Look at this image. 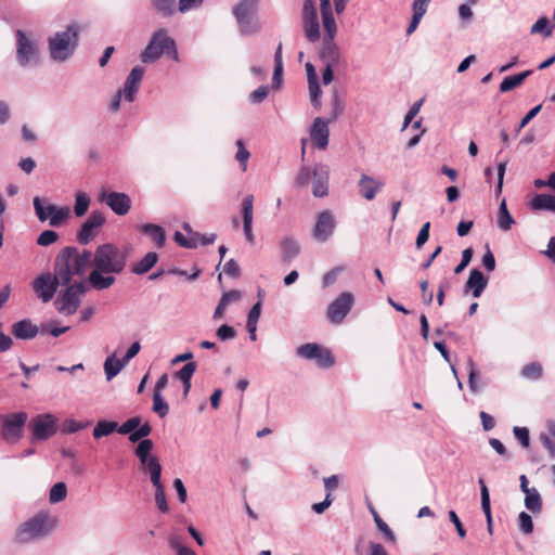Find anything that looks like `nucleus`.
Wrapping results in <instances>:
<instances>
[{
    "mask_svg": "<svg viewBox=\"0 0 555 555\" xmlns=\"http://www.w3.org/2000/svg\"><path fill=\"white\" fill-rule=\"evenodd\" d=\"M216 335L220 340L225 341L233 339L236 336V332L232 326L223 324L217 330Z\"/></svg>",
    "mask_w": 555,
    "mask_h": 555,
    "instance_id": "obj_60",
    "label": "nucleus"
},
{
    "mask_svg": "<svg viewBox=\"0 0 555 555\" xmlns=\"http://www.w3.org/2000/svg\"><path fill=\"white\" fill-rule=\"evenodd\" d=\"M143 469L150 474L151 482L155 490L164 489V485L162 482V465L159 461H152L150 465L143 467Z\"/></svg>",
    "mask_w": 555,
    "mask_h": 555,
    "instance_id": "obj_39",
    "label": "nucleus"
},
{
    "mask_svg": "<svg viewBox=\"0 0 555 555\" xmlns=\"http://www.w3.org/2000/svg\"><path fill=\"white\" fill-rule=\"evenodd\" d=\"M498 228L502 231H508L512 225L515 223L513 216L509 214L506 205V201L503 198L499 206L498 217H496Z\"/></svg>",
    "mask_w": 555,
    "mask_h": 555,
    "instance_id": "obj_35",
    "label": "nucleus"
},
{
    "mask_svg": "<svg viewBox=\"0 0 555 555\" xmlns=\"http://www.w3.org/2000/svg\"><path fill=\"white\" fill-rule=\"evenodd\" d=\"M354 302V297L350 292L341 293L327 307L326 317L333 324H340L350 312Z\"/></svg>",
    "mask_w": 555,
    "mask_h": 555,
    "instance_id": "obj_14",
    "label": "nucleus"
},
{
    "mask_svg": "<svg viewBox=\"0 0 555 555\" xmlns=\"http://www.w3.org/2000/svg\"><path fill=\"white\" fill-rule=\"evenodd\" d=\"M467 366H468V386H469V389L472 392L476 393L479 391V385L477 383V369H476V365L474 363V361L472 359L468 360V363H467Z\"/></svg>",
    "mask_w": 555,
    "mask_h": 555,
    "instance_id": "obj_54",
    "label": "nucleus"
},
{
    "mask_svg": "<svg viewBox=\"0 0 555 555\" xmlns=\"http://www.w3.org/2000/svg\"><path fill=\"white\" fill-rule=\"evenodd\" d=\"M518 526H519V530L524 534L532 533V531H533V521H532L531 516L528 513H526V512H521L518 515Z\"/></svg>",
    "mask_w": 555,
    "mask_h": 555,
    "instance_id": "obj_52",
    "label": "nucleus"
},
{
    "mask_svg": "<svg viewBox=\"0 0 555 555\" xmlns=\"http://www.w3.org/2000/svg\"><path fill=\"white\" fill-rule=\"evenodd\" d=\"M80 28L77 24H69L65 30L57 31L49 38V53L54 62H65L75 52Z\"/></svg>",
    "mask_w": 555,
    "mask_h": 555,
    "instance_id": "obj_3",
    "label": "nucleus"
},
{
    "mask_svg": "<svg viewBox=\"0 0 555 555\" xmlns=\"http://www.w3.org/2000/svg\"><path fill=\"white\" fill-rule=\"evenodd\" d=\"M151 433V425L149 423H144L129 435V441L132 443L140 442L141 440H144L143 438L147 437Z\"/></svg>",
    "mask_w": 555,
    "mask_h": 555,
    "instance_id": "obj_51",
    "label": "nucleus"
},
{
    "mask_svg": "<svg viewBox=\"0 0 555 555\" xmlns=\"http://www.w3.org/2000/svg\"><path fill=\"white\" fill-rule=\"evenodd\" d=\"M322 15V24L325 31L324 38H335L337 33V25L332 12V5L320 7Z\"/></svg>",
    "mask_w": 555,
    "mask_h": 555,
    "instance_id": "obj_29",
    "label": "nucleus"
},
{
    "mask_svg": "<svg viewBox=\"0 0 555 555\" xmlns=\"http://www.w3.org/2000/svg\"><path fill=\"white\" fill-rule=\"evenodd\" d=\"M321 59L328 64H335L338 61V48L334 38H324L320 51Z\"/></svg>",
    "mask_w": 555,
    "mask_h": 555,
    "instance_id": "obj_31",
    "label": "nucleus"
},
{
    "mask_svg": "<svg viewBox=\"0 0 555 555\" xmlns=\"http://www.w3.org/2000/svg\"><path fill=\"white\" fill-rule=\"evenodd\" d=\"M332 121L322 117H317L310 128V138L314 147L325 150L328 145L330 129Z\"/></svg>",
    "mask_w": 555,
    "mask_h": 555,
    "instance_id": "obj_18",
    "label": "nucleus"
},
{
    "mask_svg": "<svg viewBox=\"0 0 555 555\" xmlns=\"http://www.w3.org/2000/svg\"><path fill=\"white\" fill-rule=\"evenodd\" d=\"M269 90L268 86H260L250 93L249 100L253 103H261L268 96Z\"/></svg>",
    "mask_w": 555,
    "mask_h": 555,
    "instance_id": "obj_62",
    "label": "nucleus"
},
{
    "mask_svg": "<svg viewBox=\"0 0 555 555\" xmlns=\"http://www.w3.org/2000/svg\"><path fill=\"white\" fill-rule=\"evenodd\" d=\"M158 261V255L155 251H149L140 261L135 262L131 272L137 275L147 273Z\"/></svg>",
    "mask_w": 555,
    "mask_h": 555,
    "instance_id": "obj_32",
    "label": "nucleus"
},
{
    "mask_svg": "<svg viewBox=\"0 0 555 555\" xmlns=\"http://www.w3.org/2000/svg\"><path fill=\"white\" fill-rule=\"evenodd\" d=\"M488 285V279L478 269H472L465 284V292H472L474 298H479Z\"/></svg>",
    "mask_w": 555,
    "mask_h": 555,
    "instance_id": "obj_25",
    "label": "nucleus"
},
{
    "mask_svg": "<svg viewBox=\"0 0 555 555\" xmlns=\"http://www.w3.org/2000/svg\"><path fill=\"white\" fill-rule=\"evenodd\" d=\"M33 205L38 220L40 222H49L51 227H60L69 217L68 207H59L39 196L33 198Z\"/></svg>",
    "mask_w": 555,
    "mask_h": 555,
    "instance_id": "obj_7",
    "label": "nucleus"
},
{
    "mask_svg": "<svg viewBox=\"0 0 555 555\" xmlns=\"http://www.w3.org/2000/svg\"><path fill=\"white\" fill-rule=\"evenodd\" d=\"M302 29L306 38L310 42H317L320 39V23L317 8L313 0H305L302 4Z\"/></svg>",
    "mask_w": 555,
    "mask_h": 555,
    "instance_id": "obj_11",
    "label": "nucleus"
},
{
    "mask_svg": "<svg viewBox=\"0 0 555 555\" xmlns=\"http://www.w3.org/2000/svg\"><path fill=\"white\" fill-rule=\"evenodd\" d=\"M330 168L327 165L318 163L312 168L302 166L296 178L295 186L304 189L312 183V194L315 197H324L328 194Z\"/></svg>",
    "mask_w": 555,
    "mask_h": 555,
    "instance_id": "obj_2",
    "label": "nucleus"
},
{
    "mask_svg": "<svg viewBox=\"0 0 555 555\" xmlns=\"http://www.w3.org/2000/svg\"><path fill=\"white\" fill-rule=\"evenodd\" d=\"M336 228V220L331 210H323L317 218L313 228V237L318 242H326L333 235Z\"/></svg>",
    "mask_w": 555,
    "mask_h": 555,
    "instance_id": "obj_16",
    "label": "nucleus"
},
{
    "mask_svg": "<svg viewBox=\"0 0 555 555\" xmlns=\"http://www.w3.org/2000/svg\"><path fill=\"white\" fill-rule=\"evenodd\" d=\"M531 74L532 70H525L517 75L505 77L500 85V91L502 93H505L519 87L525 81V79L529 77Z\"/></svg>",
    "mask_w": 555,
    "mask_h": 555,
    "instance_id": "obj_36",
    "label": "nucleus"
},
{
    "mask_svg": "<svg viewBox=\"0 0 555 555\" xmlns=\"http://www.w3.org/2000/svg\"><path fill=\"white\" fill-rule=\"evenodd\" d=\"M86 292L87 286L83 282L67 285L65 289L60 292L54 301L56 310L64 315H73L78 310L81 296Z\"/></svg>",
    "mask_w": 555,
    "mask_h": 555,
    "instance_id": "obj_8",
    "label": "nucleus"
},
{
    "mask_svg": "<svg viewBox=\"0 0 555 555\" xmlns=\"http://www.w3.org/2000/svg\"><path fill=\"white\" fill-rule=\"evenodd\" d=\"M374 514V520H375V524H376V527L378 528V530L380 532L384 533L385 538L391 542V543H395L396 542V537H395V533L392 532V530L388 527V525L378 516V514L376 512H373Z\"/></svg>",
    "mask_w": 555,
    "mask_h": 555,
    "instance_id": "obj_53",
    "label": "nucleus"
},
{
    "mask_svg": "<svg viewBox=\"0 0 555 555\" xmlns=\"http://www.w3.org/2000/svg\"><path fill=\"white\" fill-rule=\"evenodd\" d=\"M153 441L151 439L141 440L135 449V455L138 456L142 468L150 465L152 461H158L155 455H151L150 452L153 449Z\"/></svg>",
    "mask_w": 555,
    "mask_h": 555,
    "instance_id": "obj_30",
    "label": "nucleus"
},
{
    "mask_svg": "<svg viewBox=\"0 0 555 555\" xmlns=\"http://www.w3.org/2000/svg\"><path fill=\"white\" fill-rule=\"evenodd\" d=\"M165 51H172L173 59H178L175 40L167 35L165 29L160 28L153 34L151 41L141 53V61L154 63Z\"/></svg>",
    "mask_w": 555,
    "mask_h": 555,
    "instance_id": "obj_6",
    "label": "nucleus"
},
{
    "mask_svg": "<svg viewBox=\"0 0 555 555\" xmlns=\"http://www.w3.org/2000/svg\"><path fill=\"white\" fill-rule=\"evenodd\" d=\"M57 286V282L50 272L40 274L33 282L35 293L43 302H48L54 297Z\"/></svg>",
    "mask_w": 555,
    "mask_h": 555,
    "instance_id": "obj_17",
    "label": "nucleus"
},
{
    "mask_svg": "<svg viewBox=\"0 0 555 555\" xmlns=\"http://www.w3.org/2000/svg\"><path fill=\"white\" fill-rule=\"evenodd\" d=\"M90 198L85 192H77L75 195L74 212L77 217L83 216L89 208Z\"/></svg>",
    "mask_w": 555,
    "mask_h": 555,
    "instance_id": "obj_45",
    "label": "nucleus"
},
{
    "mask_svg": "<svg viewBox=\"0 0 555 555\" xmlns=\"http://www.w3.org/2000/svg\"><path fill=\"white\" fill-rule=\"evenodd\" d=\"M104 222L105 218L100 211H92L82 223L78 233L79 243L88 244L96 235V230L101 228Z\"/></svg>",
    "mask_w": 555,
    "mask_h": 555,
    "instance_id": "obj_19",
    "label": "nucleus"
},
{
    "mask_svg": "<svg viewBox=\"0 0 555 555\" xmlns=\"http://www.w3.org/2000/svg\"><path fill=\"white\" fill-rule=\"evenodd\" d=\"M235 144H236V147H237V151H236V154H235V159L240 163V167H241L242 171H246L247 170V163H248V159L250 157V153L245 147V144H244L243 140L238 139Z\"/></svg>",
    "mask_w": 555,
    "mask_h": 555,
    "instance_id": "obj_48",
    "label": "nucleus"
},
{
    "mask_svg": "<svg viewBox=\"0 0 555 555\" xmlns=\"http://www.w3.org/2000/svg\"><path fill=\"white\" fill-rule=\"evenodd\" d=\"M542 108V105L539 104L534 107H532L526 115L525 117L520 120L517 129H516V132L519 133L521 131L522 128H525L541 111Z\"/></svg>",
    "mask_w": 555,
    "mask_h": 555,
    "instance_id": "obj_61",
    "label": "nucleus"
},
{
    "mask_svg": "<svg viewBox=\"0 0 555 555\" xmlns=\"http://www.w3.org/2000/svg\"><path fill=\"white\" fill-rule=\"evenodd\" d=\"M141 425V418L139 416H134L128 418L125 423L118 426V433L121 435L131 434Z\"/></svg>",
    "mask_w": 555,
    "mask_h": 555,
    "instance_id": "obj_55",
    "label": "nucleus"
},
{
    "mask_svg": "<svg viewBox=\"0 0 555 555\" xmlns=\"http://www.w3.org/2000/svg\"><path fill=\"white\" fill-rule=\"evenodd\" d=\"M68 249H62L55 258L54 273L52 274L59 285H69L73 276L68 269Z\"/></svg>",
    "mask_w": 555,
    "mask_h": 555,
    "instance_id": "obj_23",
    "label": "nucleus"
},
{
    "mask_svg": "<svg viewBox=\"0 0 555 555\" xmlns=\"http://www.w3.org/2000/svg\"><path fill=\"white\" fill-rule=\"evenodd\" d=\"M282 261L291 262L300 253V245L298 241L293 237H285L281 242Z\"/></svg>",
    "mask_w": 555,
    "mask_h": 555,
    "instance_id": "obj_28",
    "label": "nucleus"
},
{
    "mask_svg": "<svg viewBox=\"0 0 555 555\" xmlns=\"http://www.w3.org/2000/svg\"><path fill=\"white\" fill-rule=\"evenodd\" d=\"M98 201L106 204L118 216H125L131 209V198L124 192L107 191L103 188L98 194Z\"/></svg>",
    "mask_w": 555,
    "mask_h": 555,
    "instance_id": "obj_12",
    "label": "nucleus"
},
{
    "mask_svg": "<svg viewBox=\"0 0 555 555\" xmlns=\"http://www.w3.org/2000/svg\"><path fill=\"white\" fill-rule=\"evenodd\" d=\"M308 87L311 104L313 105L314 108L320 109L322 106V91L318 78L313 79V77H310V80L308 81Z\"/></svg>",
    "mask_w": 555,
    "mask_h": 555,
    "instance_id": "obj_44",
    "label": "nucleus"
},
{
    "mask_svg": "<svg viewBox=\"0 0 555 555\" xmlns=\"http://www.w3.org/2000/svg\"><path fill=\"white\" fill-rule=\"evenodd\" d=\"M140 230L143 233L150 235L157 247L160 248L165 245L166 233H165V230L160 225L153 224V223H145V224L141 225Z\"/></svg>",
    "mask_w": 555,
    "mask_h": 555,
    "instance_id": "obj_34",
    "label": "nucleus"
},
{
    "mask_svg": "<svg viewBox=\"0 0 555 555\" xmlns=\"http://www.w3.org/2000/svg\"><path fill=\"white\" fill-rule=\"evenodd\" d=\"M521 377L529 380H538L543 375V366L540 362H530L520 371Z\"/></svg>",
    "mask_w": 555,
    "mask_h": 555,
    "instance_id": "obj_42",
    "label": "nucleus"
},
{
    "mask_svg": "<svg viewBox=\"0 0 555 555\" xmlns=\"http://www.w3.org/2000/svg\"><path fill=\"white\" fill-rule=\"evenodd\" d=\"M515 438L520 442L524 448H528L530 443L529 430L526 427H514L513 429Z\"/></svg>",
    "mask_w": 555,
    "mask_h": 555,
    "instance_id": "obj_59",
    "label": "nucleus"
},
{
    "mask_svg": "<svg viewBox=\"0 0 555 555\" xmlns=\"http://www.w3.org/2000/svg\"><path fill=\"white\" fill-rule=\"evenodd\" d=\"M175 242L184 248H196L198 244H201L202 234L198 232H193L188 237L183 235L181 232H176L173 235Z\"/></svg>",
    "mask_w": 555,
    "mask_h": 555,
    "instance_id": "obj_37",
    "label": "nucleus"
},
{
    "mask_svg": "<svg viewBox=\"0 0 555 555\" xmlns=\"http://www.w3.org/2000/svg\"><path fill=\"white\" fill-rule=\"evenodd\" d=\"M259 0H240L233 7L232 13L238 25L241 35L251 36L260 30V24L255 18Z\"/></svg>",
    "mask_w": 555,
    "mask_h": 555,
    "instance_id": "obj_5",
    "label": "nucleus"
},
{
    "mask_svg": "<svg viewBox=\"0 0 555 555\" xmlns=\"http://www.w3.org/2000/svg\"><path fill=\"white\" fill-rule=\"evenodd\" d=\"M16 60L20 66L27 67L39 63V48L35 40L17 29L16 33Z\"/></svg>",
    "mask_w": 555,
    "mask_h": 555,
    "instance_id": "obj_9",
    "label": "nucleus"
},
{
    "mask_svg": "<svg viewBox=\"0 0 555 555\" xmlns=\"http://www.w3.org/2000/svg\"><path fill=\"white\" fill-rule=\"evenodd\" d=\"M155 503H156L157 508L162 513H167L169 511V507H168V504L166 501V495H165V488L155 490Z\"/></svg>",
    "mask_w": 555,
    "mask_h": 555,
    "instance_id": "obj_64",
    "label": "nucleus"
},
{
    "mask_svg": "<svg viewBox=\"0 0 555 555\" xmlns=\"http://www.w3.org/2000/svg\"><path fill=\"white\" fill-rule=\"evenodd\" d=\"M115 430L118 431V424L112 421H99L93 428V437L100 439L102 437L113 434Z\"/></svg>",
    "mask_w": 555,
    "mask_h": 555,
    "instance_id": "obj_40",
    "label": "nucleus"
},
{
    "mask_svg": "<svg viewBox=\"0 0 555 555\" xmlns=\"http://www.w3.org/2000/svg\"><path fill=\"white\" fill-rule=\"evenodd\" d=\"M59 240V234L53 230H44L37 238V244L40 246H49Z\"/></svg>",
    "mask_w": 555,
    "mask_h": 555,
    "instance_id": "obj_56",
    "label": "nucleus"
},
{
    "mask_svg": "<svg viewBox=\"0 0 555 555\" xmlns=\"http://www.w3.org/2000/svg\"><path fill=\"white\" fill-rule=\"evenodd\" d=\"M143 75H144V68H142L140 66L133 67L125 81L124 88L119 89V91L124 94V99L127 102L134 101L135 94L139 91Z\"/></svg>",
    "mask_w": 555,
    "mask_h": 555,
    "instance_id": "obj_22",
    "label": "nucleus"
},
{
    "mask_svg": "<svg viewBox=\"0 0 555 555\" xmlns=\"http://www.w3.org/2000/svg\"><path fill=\"white\" fill-rule=\"evenodd\" d=\"M473 257V249L466 248L462 251V259L461 262L454 268V273L459 274L461 273L472 261Z\"/></svg>",
    "mask_w": 555,
    "mask_h": 555,
    "instance_id": "obj_63",
    "label": "nucleus"
},
{
    "mask_svg": "<svg viewBox=\"0 0 555 555\" xmlns=\"http://www.w3.org/2000/svg\"><path fill=\"white\" fill-rule=\"evenodd\" d=\"M56 519L46 513H39L22 524L16 531L18 543H29L46 538L55 528Z\"/></svg>",
    "mask_w": 555,
    "mask_h": 555,
    "instance_id": "obj_4",
    "label": "nucleus"
},
{
    "mask_svg": "<svg viewBox=\"0 0 555 555\" xmlns=\"http://www.w3.org/2000/svg\"><path fill=\"white\" fill-rule=\"evenodd\" d=\"M196 363L195 362H188L184 364L179 371H177L173 374V377L181 380V382H188L192 379L193 374L196 371Z\"/></svg>",
    "mask_w": 555,
    "mask_h": 555,
    "instance_id": "obj_50",
    "label": "nucleus"
},
{
    "mask_svg": "<svg viewBox=\"0 0 555 555\" xmlns=\"http://www.w3.org/2000/svg\"><path fill=\"white\" fill-rule=\"evenodd\" d=\"M153 9L164 17L172 16L176 11V0H151Z\"/></svg>",
    "mask_w": 555,
    "mask_h": 555,
    "instance_id": "obj_38",
    "label": "nucleus"
},
{
    "mask_svg": "<svg viewBox=\"0 0 555 555\" xmlns=\"http://www.w3.org/2000/svg\"><path fill=\"white\" fill-rule=\"evenodd\" d=\"M129 258L127 249L107 243L98 246L91 256L93 270L88 276L89 285L95 291H104L116 282L115 275L124 272Z\"/></svg>",
    "mask_w": 555,
    "mask_h": 555,
    "instance_id": "obj_1",
    "label": "nucleus"
},
{
    "mask_svg": "<svg viewBox=\"0 0 555 555\" xmlns=\"http://www.w3.org/2000/svg\"><path fill=\"white\" fill-rule=\"evenodd\" d=\"M298 357L307 360H315L318 365L323 369L331 367L335 360L330 350L322 348L318 344L308 343L297 348Z\"/></svg>",
    "mask_w": 555,
    "mask_h": 555,
    "instance_id": "obj_15",
    "label": "nucleus"
},
{
    "mask_svg": "<svg viewBox=\"0 0 555 555\" xmlns=\"http://www.w3.org/2000/svg\"><path fill=\"white\" fill-rule=\"evenodd\" d=\"M39 328L30 320L25 319L12 325V334L18 339H31L37 336Z\"/></svg>",
    "mask_w": 555,
    "mask_h": 555,
    "instance_id": "obj_26",
    "label": "nucleus"
},
{
    "mask_svg": "<svg viewBox=\"0 0 555 555\" xmlns=\"http://www.w3.org/2000/svg\"><path fill=\"white\" fill-rule=\"evenodd\" d=\"M241 211L243 217V230L246 241L249 244L255 243V235L253 233V218H254V196L246 195L241 204Z\"/></svg>",
    "mask_w": 555,
    "mask_h": 555,
    "instance_id": "obj_21",
    "label": "nucleus"
},
{
    "mask_svg": "<svg viewBox=\"0 0 555 555\" xmlns=\"http://www.w3.org/2000/svg\"><path fill=\"white\" fill-rule=\"evenodd\" d=\"M64 249L69 250V257L67 259L69 273L72 276L81 275L91 261L92 253L83 250L79 254L75 247H65Z\"/></svg>",
    "mask_w": 555,
    "mask_h": 555,
    "instance_id": "obj_20",
    "label": "nucleus"
},
{
    "mask_svg": "<svg viewBox=\"0 0 555 555\" xmlns=\"http://www.w3.org/2000/svg\"><path fill=\"white\" fill-rule=\"evenodd\" d=\"M153 412L162 418L169 413V405L162 393H153Z\"/></svg>",
    "mask_w": 555,
    "mask_h": 555,
    "instance_id": "obj_49",
    "label": "nucleus"
},
{
    "mask_svg": "<svg viewBox=\"0 0 555 555\" xmlns=\"http://www.w3.org/2000/svg\"><path fill=\"white\" fill-rule=\"evenodd\" d=\"M30 429L31 441L47 440L56 433V418L50 413L37 415L30 422Z\"/></svg>",
    "mask_w": 555,
    "mask_h": 555,
    "instance_id": "obj_13",
    "label": "nucleus"
},
{
    "mask_svg": "<svg viewBox=\"0 0 555 555\" xmlns=\"http://www.w3.org/2000/svg\"><path fill=\"white\" fill-rule=\"evenodd\" d=\"M67 495V487L64 482H56L52 486L49 493V501L52 504L63 501Z\"/></svg>",
    "mask_w": 555,
    "mask_h": 555,
    "instance_id": "obj_47",
    "label": "nucleus"
},
{
    "mask_svg": "<svg viewBox=\"0 0 555 555\" xmlns=\"http://www.w3.org/2000/svg\"><path fill=\"white\" fill-rule=\"evenodd\" d=\"M384 181L377 180L367 175H361L358 182L359 192L366 201L375 198L376 194L384 188Z\"/></svg>",
    "mask_w": 555,
    "mask_h": 555,
    "instance_id": "obj_24",
    "label": "nucleus"
},
{
    "mask_svg": "<svg viewBox=\"0 0 555 555\" xmlns=\"http://www.w3.org/2000/svg\"><path fill=\"white\" fill-rule=\"evenodd\" d=\"M27 421L25 412L13 413L1 417V438L10 443H16L23 436V429Z\"/></svg>",
    "mask_w": 555,
    "mask_h": 555,
    "instance_id": "obj_10",
    "label": "nucleus"
},
{
    "mask_svg": "<svg viewBox=\"0 0 555 555\" xmlns=\"http://www.w3.org/2000/svg\"><path fill=\"white\" fill-rule=\"evenodd\" d=\"M478 483L480 486L481 508L486 515V519L490 520V517H492V515L489 490L482 478H479Z\"/></svg>",
    "mask_w": 555,
    "mask_h": 555,
    "instance_id": "obj_46",
    "label": "nucleus"
},
{
    "mask_svg": "<svg viewBox=\"0 0 555 555\" xmlns=\"http://www.w3.org/2000/svg\"><path fill=\"white\" fill-rule=\"evenodd\" d=\"M127 364L122 359H117L115 353L108 356L103 364L106 380H112Z\"/></svg>",
    "mask_w": 555,
    "mask_h": 555,
    "instance_id": "obj_33",
    "label": "nucleus"
},
{
    "mask_svg": "<svg viewBox=\"0 0 555 555\" xmlns=\"http://www.w3.org/2000/svg\"><path fill=\"white\" fill-rule=\"evenodd\" d=\"M548 20L546 17H540L531 27L532 34L541 33L544 37L552 35V29L547 28Z\"/></svg>",
    "mask_w": 555,
    "mask_h": 555,
    "instance_id": "obj_57",
    "label": "nucleus"
},
{
    "mask_svg": "<svg viewBox=\"0 0 555 555\" xmlns=\"http://www.w3.org/2000/svg\"><path fill=\"white\" fill-rule=\"evenodd\" d=\"M424 100L415 102L404 116L403 125L401 130H405L414 117L418 114Z\"/></svg>",
    "mask_w": 555,
    "mask_h": 555,
    "instance_id": "obj_58",
    "label": "nucleus"
},
{
    "mask_svg": "<svg viewBox=\"0 0 555 555\" xmlns=\"http://www.w3.org/2000/svg\"><path fill=\"white\" fill-rule=\"evenodd\" d=\"M525 506L533 514H539L542 509V499L535 488H531V492L526 494Z\"/></svg>",
    "mask_w": 555,
    "mask_h": 555,
    "instance_id": "obj_43",
    "label": "nucleus"
},
{
    "mask_svg": "<svg viewBox=\"0 0 555 555\" xmlns=\"http://www.w3.org/2000/svg\"><path fill=\"white\" fill-rule=\"evenodd\" d=\"M331 106V117L328 118V120L333 122L343 114L345 109V102L340 98L339 92L336 88H334L332 91Z\"/></svg>",
    "mask_w": 555,
    "mask_h": 555,
    "instance_id": "obj_41",
    "label": "nucleus"
},
{
    "mask_svg": "<svg viewBox=\"0 0 555 555\" xmlns=\"http://www.w3.org/2000/svg\"><path fill=\"white\" fill-rule=\"evenodd\" d=\"M528 207L532 211H551L555 214V195L538 194L529 203Z\"/></svg>",
    "mask_w": 555,
    "mask_h": 555,
    "instance_id": "obj_27",
    "label": "nucleus"
}]
</instances>
